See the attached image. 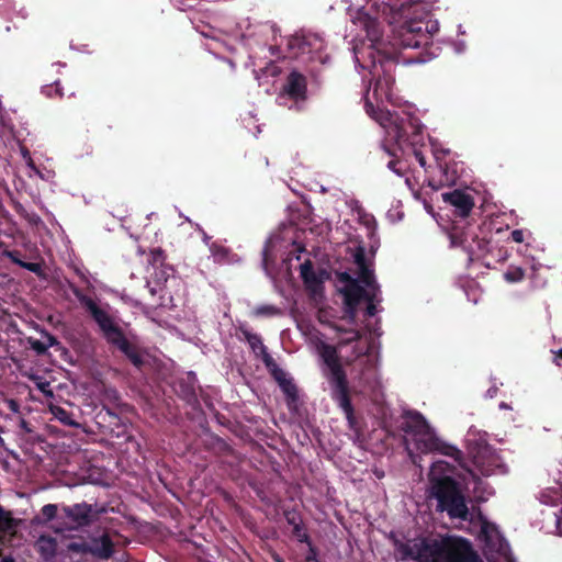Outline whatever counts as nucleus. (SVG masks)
<instances>
[{"label":"nucleus","instance_id":"nucleus-1","mask_svg":"<svg viewBox=\"0 0 562 562\" xmlns=\"http://www.w3.org/2000/svg\"><path fill=\"white\" fill-rule=\"evenodd\" d=\"M353 216L358 223L353 234V371H360L353 394L368 395L372 402L369 412L383 422L389 411L378 376V339L382 335L378 314L383 311V297L374 270L380 237L375 217L357 200Z\"/></svg>","mask_w":562,"mask_h":562},{"label":"nucleus","instance_id":"nucleus-2","mask_svg":"<svg viewBox=\"0 0 562 562\" xmlns=\"http://www.w3.org/2000/svg\"><path fill=\"white\" fill-rule=\"evenodd\" d=\"M358 1L353 25L364 33L353 38V55H357L356 41L369 42V47L380 49L383 45L382 21L391 27L389 43L412 64L427 61L426 48L439 31V23L422 1L413 0H362Z\"/></svg>","mask_w":562,"mask_h":562},{"label":"nucleus","instance_id":"nucleus-3","mask_svg":"<svg viewBox=\"0 0 562 562\" xmlns=\"http://www.w3.org/2000/svg\"><path fill=\"white\" fill-rule=\"evenodd\" d=\"M401 428L412 435L416 449L422 453L437 452L452 458L461 468L467 470L477 484L481 479L463 463V452L456 446L440 439L430 427L424 415L417 411L407 409L402 414Z\"/></svg>","mask_w":562,"mask_h":562},{"label":"nucleus","instance_id":"nucleus-4","mask_svg":"<svg viewBox=\"0 0 562 562\" xmlns=\"http://www.w3.org/2000/svg\"><path fill=\"white\" fill-rule=\"evenodd\" d=\"M366 113L378 122L384 130L389 139L394 140L400 147L417 146L423 140V124L419 119L408 112H390L380 105H374L370 92L364 95Z\"/></svg>","mask_w":562,"mask_h":562},{"label":"nucleus","instance_id":"nucleus-5","mask_svg":"<svg viewBox=\"0 0 562 562\" xmlns=\"http://www.w3.org/2000/svg\"><path fill=\"white\" fill-rule=\"evenodd\" d=\"M403 553L418 562H483L471 542L463 538L453 541L423 539L414 547L405 546Z\"/></svg>","mask_w":562,"mask_h":562},{"label":"nucleus","instance_id":"nucleus-6","mask_svg":"<svg viewBox=\"0 0 562 562\" xmlns=\"http://www.w3.org/2000/svg\"><path fill=\"white\" fill-rule=\"evenodd\" d=\"M319 355L325 364L324 375L329 383L331 398L342 408L351 426V394L338 350L335 346L323 342L319 346Z\"/></svg>","mask_w":562,"mask_h":562},{"label":"nucleus","instance_id":"nucleus-7","mask_svg":"<svg viewBox=\"0 0 562 562\" xmlns=\"http://www.w3.org/2000/svg\"><path fill=\"white\" fill-rule=\"evenodd\" d=\"M430 494L437 501L436 510L446 513L450 519L470 520L468 501L460 483L452 476L434 479Z\"/></svg>","mask_w":562,"mask_h":562},{"label":"nucleus","instance_id":"nucleus-8","mask_svg":"<svg viewBox=\"0 0 562 562\" xmlns=\"http://www.w3.org/2000/svg\"><path fill=\"white\" fill-rule=\"evenodd\" d=\"M72 294L88 312L90 317L98 325L103 338L108 344H113L114 340L124 335L123 329L115 322L114 317L105 310L101 308L92 297L86 295L81 289L76 285H70Z\"/></svg>","mask_w":562,"mask_h":562},{"label":"nucleus","instance_id":"nucleus-9","mask_svg":"<svg viewBox=\"0 0 562 562\" xmlns=\"http://www.w3.org/2000/svg\"><path fill=\"white\" fill-rule=\"evenodd\" d=\"M288 47L294 57H302L306 63L318 61L324 64L327 58V56L324 55L325 41L316 33H295L290 37Z\"/></svg>","mask_w":562,"mask_h":562},{"label":"nucleus","instance_id":"nucleus-10","mask_svg":"<svg viewBox=\"0 0 562 562\" xmlns=\"http://www.w3.org/2000/svg\"><path fill=\"white\" fill-rule=\"evenodd\" d=\"M61 513L68 521L58 522V526L54 528L55 532L75 531L89 527L101 514L105 513V508L94 509L92 505L82 502L63 506Z\"/></svg>","mask_w":562,"mask_h":562},{"label":"nucleus","instance_id":"nucleus-11","mask_svg":"<svg viewBox=\"0 0 562 562\" xmlns=\"http://www.w3.org/2000/svg\"><path fill=\"white\" fill-rule=\"evenodd\" d=\"M451 243L454 246H462L476 258H484L493 249L491 231L484 226H477L476 231L469 229L461 235L454 232L451 234Z\"/></svg>","mask_w":562,"mask_h":562},{"label":"nucleus","instance_id":"nucleus-12","mask_svg":"<svg viewBox=\"0 0 562 562\" xmlns=\"http://www.w3.org/2000/svg\"><path fill=\"white\" fill-rule=\"evenodd\" d=\"M468 453L472 463L484 476H490L499 465V457L491 445L483 439L469 440Z\"/></svg>","mask_w":562,"mask_h":562},{"label":"nucleus","instance_id":"nucleus-13","mask_svg":"<svg viewBox=\"0 0 562 562\" xmlns=\"http://www.w3.org/2000/svg\"><path fill=\"white\" fill-rule=\"evenodd\" d=\"M285 97L295 102L306 100L307 79L303 74L299 72L297 70H292L288 75L278 99L282 100Z\"/></svg>","mask_w":562,"mask_h":562},{"label":"nucleus","instance_id":"nucleus-14","mask_svg":"<svg viewBox=\"0 0 562 562\" xmlns=\"http://www.w3.org/2000/svg\"><path fill=\"white\" fill-rule=\"evenodd\" d=\"M271 376L278 383L279 387L283 392L285 396V403L291 412L297 411L300 395L299 389L294 383L293 379L286 376V372L281 369L279 366H276L273 369L269 371Z\"/></svg>","mask_w":562,"mask_h":562},{"label":"nucleus","instance_id":"nucleus-15","mask_svg":"<svg viewBox=\"0 0 562 562\" xmlns=\"http://www.w3.org/2000/svg\"><path fill=\"white\" fill-rule=\"evenodd\" d=\"M111 345L117 348L138 371L143 370L146 364L144 351L138 346L132 344L125 334Z\"/></svg>","mask_w":562,"mask_h":562},{"label":"nucleus","instance_id":"nucleus-16","mask_svg":"<svg viewBox=\"0 0 562 562\" xmlns=\"http://www.w3.org/2000/svg\"><path fill=\"white\" fill-rule=\"evenodd\" d=\"M442 199L445 202L454 206L457 214L462 217L469 216L474 206V200L472 195L458 189L443 193Z\"/></svg>","mask_w":562,"mask_h":562},{"label":"nucleus","instance_id":"nucleus-17","mask_svg":"<svg viewBox=\"0 0 562 562\" xmlns=\"http://www.w3.org/2000/svg\"><path fill=\"white\" fill-rule=\"evenodd\" d=\"M301 278L305 289L313 295H317L323 291V274L324 271L317 273L314 270L313 262L307 259L300 267Z\"/></svg>","mask_w":562,"mask_h":562},{"label":"nucleus","instance_id":"nucleus-18","mask_svg":"<svg viewBox=\"0 0 562 562\" xmlns=\"http://www.w3.org/2000/svg\"><path fill=\"white\" fill-rule=\"evenodd\" d=\"M90 554L101 560H109L114 554V542L108 532L91 538Z\"/></svg>","mask_w":562,"mask_h":562},{"label":"nucleus","instance_id":"nucleus-19","mask_svg":"<svg viewBox=\"0 0 562 562\" xmlns=\"http://www.w3.org/2000/svg\"><path fill=\"white\" fill-rule=\"evenodd\" d=\"M338 290L342 294L344 312L351 315V273L347 270L337 273Z\"/></svg>","mask_w":562,"mask_h":562},{"label":"nucleus","instance_id":"nucleus-20","mask_svg":"<svg viewBox=\"0 0 562 562\" xmlns=\"http://www.w3.org/2000/svg\"><path fill=\"white\" fill-rule=\"evenodd\" d=\"M13 209L16 214L23 218L32 229L40 231L45 227L41 216L32 210L26 209L22 203L13 201Z\"/></svg>","mask_w":562,"mask_h":562},{"label":"nucleus","instance_id":"nucleus-21","mask_svg":"<svg viewBox=\"0 0 562 562\" xmlns=\"http://www.w3.org/2000/svg\"><path fill=\"white\" fill-rule=\"evenodd\" d=\"M175 390L178 396L186 401L188 404H193L198 401L194 385L189 380H179Z\"/></svg>","mask_w":562,"mask_h":562},{"label":"nucleus","instance_id":"nucleus-22","mask_svg":"<svg viewBox=\"0 0 562 562\" xmlns=\"http://www.w3.org/2000/svg\"><path fill=\"white\" fill-rule=\"evenodd\" d=\"M37 543H38V548H40V553L46 560H49L56 555L57 541L55 538H53L50 536L42 535L38 538Z\"/></svg>","mask_w":562,"mask_h":562},{"label":"nucleus","instance_id":"nucleus-23","mask_svg":"<svg viewBox=\"0 0 562 562\" xmlns=\"http://www.w3.org/2000/svg\"><path fill=\"white\" fill-rule=\"evenodd\" d=\"M454 467L447 461L438 460L431 464L429 471V481L432 484L434 479H439L441 476H449L448 473H453Z\"/></svg>","mask_w":562,"mask_h":562},{"label":"nucleus","instance_id":"nucleus-24","mask_svg":"<svg viewBox=\"0 0 562 562\" xmlns=\"http://www.w3.org/2000/svg\"><path fill=\"white\" fill-rule=\"evenodd\" d=\"M441 177H440V184L441 186H454L457 183V180L459 178L458 171L453 166H450L448 162L440 164L439 165Z\"/></svg>","mask_w":562,"mask_h":562},{"label":"nucleus","instance_id":"nucleus-25","mask_svg":"<svg viewBox=\"0 0 562 562\" xmlns=\"http://www.w3.org/2000/svg\"><path fill=\"white\" fill-rule=\"evenodd\" d=\"M210 251L214 261L217 263H228L231 260V250L218 243H212L210 245Z\"/></svg>","mask_w":562,"mask_h":562},{"label":"nucleus","instance_id":"nucleus-26","mask_svg":"<svg viewBox=\"0 0 562 562\" xmlns=\"http://www.w3.org/2000/svg\"><path fill=\"white\" fill-rule=\"evenodd\" d=\"M18 526L16 520L12 517L11 512L5 510L0 505V536L2 533L10 532L14 530Z\"/></svg>","mask_w":562,"mask_h":562},{"label":"nucleus","instance_id":"nucleus-27","mask_svg":"<svg viewBox=\"0 0 562 562\" xmlns=\"http://www.w3.org/2000/svg\"><path fill=\"white\" fill-rule=\"evenodd\" d=\"M58 507L55 504H46L42 507L41 514L42 517L37 516L34 518V522L40 525H44L57 517Z\"/></svg>","mask_w":562,"mask_h":562},{"label":"nucleus","instance_id":"nucleus-28","mask_svg":"<svg viewBox=\"0 0 562 562\" xmlns=\"http://www.w3.org/2000/svg\"><path fill=\"white\" fill-rule=\"evenodd\" d=\"M239 331L244 335L252 350H256L257 348L262 349V346H265L261 337L258 334L251 333L246 326L240 325Z\"/></svg>","mask_w":562,"mask_h":562},{"label":"nucleus","instance_id":"nucleus-29","mask_svg":"<svg viewBox=\"0 0 562 562\" xmlns=\"http://www.w3.org/2000/svg\"><path fill=\"white\" fill-rule=\"evenodd\" d=\"M525 278V270L520 267L510 266L504 273V279L509 283L522 281Z\"/></svg>","mask_w":562,"mask_h":562},{"label":"nucleus","instance_id":"nucleus-30","mask_svg":"<svg viewBox=\"0 0 562 562\" xmlns=\"http://www.w3.org/2000/svg\"><path fill=\"white\" fill-rule=\"evenodd\" d=\"M42 92L47 98H59L64 97L63 87L60 86L59 80H55L52 85H46L42 88Z\"/></svg>","mask_w":562,"mask_h":562},{"label":"nucleus","instance_id":"nucleus-31","mask_svg":"<svg viewBox=\"0 0 562 562\" xmlns=\"http://www.w3.org/2000/svg\"><path fill=\"white\" fill-rule=\"evenodd\" d=\"M66 549L69 553L80 554V555L90 554V550H91L90 544L85 541H80V542L71 541L66 546Z\"/></svg>","mask_w":562,"mask_h":562},{"label":"nucleus","instance_id":"nucleus-32","mask_svg":"<svg viewBox=\"0 0 562 562\" xmlns=\"http://www.w3.org/2000/svg\"><path fill=\"white\" fill-rule=\"evenodd\" d=\"M254 314L256 316H266V317H272V316H279L282 314L281 310L274 305L266 304L260 305L255 308Z\"/></svg>","mask_w":562,"mask_h":562},{"label":"nucleus","instance_id":"nucleus-33","mask_svg":"<svg viewBox=\"0 0 562 562\" xmlns=\"http://www.w3.org/2000/svg\"><path fill=\"white\" fill-rule=\"evenodd\" d=\"M53 415L64 425L74 426L75 422L71 418V414L67 412L65 408L59 406L52 407Z\"/></svg>","mask_w":562,"mask_h":562},{"label":"nucleus","instance_id":"nucleus-34","mask_svg":"<svg viewBox=\"0 0 562 562\" xmlns=\"http://www.w3.org/2000/svg\"><path fill=\"white\" fill-rule=\"evenodd\" d=\"M165 260H166V254L165 251L161 249V248H154L150 250L149 252V262L155 266V267H158V266H164L165 263Z\"/></svg>","mask_w":562,"mask_h":562},{"label":"nucleus","instance_id":"nucleus-35","mask_svg":"<svg viewBox=\"0 0 562 562\" xmlns=\"http://www.w3.org/2000/svg\"><path fill=\"white\" fill-rule=\"evenodd\" d=\"M27 344L30 345L31 349L34 350L40 356L45 355L47 352V346H45L44 341H41L33 337H29Z\"/></svg>","mask_w":562,"mask_h":562},{"label":"nucleus","instance_id":"nucleus-36","mask_svg":"<svg viewBox=\"0 0 562 562\" xmlns=\"http://www.w3.org/2000/svg\"><path fill=\"white\" fill-rule=\"evenodd\" d=\"M293 536L297 539V541L307 543L311 541L308 533L306 532L303 524L300 526H295L292 530Z\"/></svg>","mask_w":562,"mask_h":562},{"label":"nucleus","instance_id":"nucleus-37","mask_svg":"<svg viewBox=\"0 0 562 562\" xmlns=\"http://www.w3.org/2000/svg\"><path fill=\"white\" fill-rule=\"evenodd\" d=\"M285 520L289 525H291L293 528L295 526H300L302 522V519L295 510H285L284 512Z\"/></svg>","mask_w":562,"mask_h":562},{"label":"nucleus","instance_id":"nucleus-38","mask_svg":"<svg viewBox=\"0 0 562 562\" xmlns=\"http://www.w3.org/2000/svg\"><path fill=\"white\" fill-rule=\"evenodd\" d=\"M306 544L308 550L305 555V562H319L317 548L312 543V541H308Z\"/></svg>","mask_w":562,"mask_h":562},{"label":"nucleus","instance_id":"nucleus-39","mask_svg":"<svg viewBox=\"0 0 562 562\" xmlns=\"http://www.w3.org/2000/svg\"><path fill=\"white\" fill-rule=\"evenodd\" d=\"M261 353H262V361L266 366V368L268 369V371H270L271 369H273L276 366H278V363L276 362V360L271 357V355L267 351V347L266 346H262V349H261Z\"/></svg>","mask_w":562,"mask_h":562},{"label":"nucleus","instance_id":"nucleus-40","mask_svg":"<svg viewBox=\"0 0 562 562\" xmlns=\"http://www.w3.org/2000/svg\"><path fill=\"white\" fill-rule=\"evenodd\" d=\"M42 335L46 339V341H44V342H45V346H47V349L59 345L58 339L54 335L48 333L47 330H43Z\"/></svg>","mask_w":562,"mask_h":562},{"label":"nucleus","instance_id":"nucleus-41","mask_svg":"<svg viewBox=\"0 0 562 562\" xmlns=\"http://www.w3.org/2000/svg\"><path fill=\"white\" fill-rule=\"evenodd\" d=\"M387 167L394 171L396 175L402 176L404 173V170L402 168V161L392 159L387 162Z\"/></svg>","mask_w":562,"mask_h":562},{"label":"nucleus","instance_id":"nucleus-42","mask_svg":"<svg viewBox=\"0 0 562 562\" xmlns=\"http://www.w3.org/2000/svg\"><path fill=\"white\" fill-rule=\"evenodd\" d=\"M510 238L515 243H518V244L522 243L525 240L524 231L522 229H514L510 233Z\"/></svg>","mask_w":562,"mask_h":562},{"label":"nucleus","instance_id":"nucleus-43","mask_svg":"<svg viewBox=\"0 0 562 562\" xmlns=\"http://www.w3.org/2000/svg\"><path fill=\"white\" fill-rule=\"evenodd\" d=\"M1 235L14 238L18 235H22V233H21L20 229H18L16 227L12 226V227H9V228H7L4 231H1Z\"/></svg>","mask_w":562,"mask_h":562},{"label":"nucleus","instance_id":"nucleus-44","mask_svg":"<svg viewBox=\"0 0 562 562\" xmlns=\"http://www.w3.org/2000/svg\"><path fill=\"white\" fill-rule=\"evenodd\" d=\"M413 151H414L415 158L419 162V165L422 167H425L426 166V158L423 155V153L419 149H417L416 146L413 147Z\"/></svg>","mask_w":562,"mask_h":562},{"label":"nucleus","instance_id":"nucleus-45","mask_svg":"<svg viewBox=\"0 0 562 562\" xmlns=\"http://www.w3.org/2000/svg\"><path fill=\"white\" fill-rule=\"evenodd\" d=\"M105 395H106L111 401H119V398H120L119 392H117L115 389H106V390H105Z\"/></svg>","mask_w":562,"mask_h":562},{"label":"nucleus","instance_id":"nucleus-46","mask_svg":"<svg viewBox=\"0 0 562 562\" xmlns=\"http://www.w3.org/2000/svg\"><path fill=\"white\" fill-rule=\"evenodd\" d=\"M554 356H555V358H554V363H555L557 366H561V364H560V362H559V359H561V360H562V348H561V349H559L558 351H554Z\"/></svg>","mask_w":562,"mask_h":562},{"label":"nucleus","instance_id":"nucleus-47","mask_svg":"<svg viewBox=\"0 0 562 562\" xmlns=\"http://www.w3.org/2000/svg\"><path fill=\"white\" fill-rule=\"evenodd\" d=\"M9 407H10L12 411L16 412V411H18V408H19V405H18V403H16L15 401L11 400V401L9 402Z\"/></svg>","mask_w":562,"mask_h":562},{"label":"nucleus","instance_id":"nucleus-48","mask_svg":"<svg viewBox=\"0 0 562 562\" xmlns=\"http://www.w3.org/2000/svg\"><path fill=\"white\" fill-rule=\"evenodd\" d=\"M272 560L274 562H284V560L278 553L272 554Z\"/></svg>","mask_w":562,"mask_h":562},{"label":"nucleus","instance_id":"nucleus-49","mask_svg":"<svg viewBox=\"0 0 562 562\" xmlns=\"http://www.w3.org/2000/svg\"><path fill=\"white\" fill-rule=\"evenodd\" d=\"M1 562H15V560L11 557H5L1 560Z\"/></svg>","mask_w":562,"mask_h":562},{"label":"nucleus","instance_id":"nucleus-50","mask_svg":"<svg viewBox=\"0 0 562 562\" xmlns=\"http://www.w3.org/2000/svg\"><path fill=\"white\" fill-rule=\"evenodd\" d=\"M355 63H357L359 65V67H361L362 69H364L366 67L363 65H361L359 63V58L356 56V59L353 60Z\"/></svg>","mask_w":562,"mask_h":562},{"label":"nucleus","instance_id":"nucleus-51","mask_svg":"<svg viewBox=\"0 0 562 562\" xmlns=\"http://www.w3.org/2000/svg\"><path fill=\"white\" fill-rule=\"evenodd\" d=\"M385 150L387 151V154H389V155H393V153H392V151H390V149H389V148H386V147H385Z\"/></svg>","mask_w":562,"mask_h":562},{"label":"nucleus","instance_id":"nucleus-52","mask_svg":"<svg viewBox=\"0 0 562 562\" xmlns=\"http://www.w3.org/2000/svg\"><path fill=\"white\" fill-rule=\"evenodd\" d=\"M352 425H353V428H355L356 427V417L355 416H353Z\"/></svg>","mask_w":562,"mask_h":562}]
</instances>
